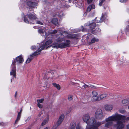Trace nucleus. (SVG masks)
Instances as JSON below:
<instances>
[{
    "label": "nucleus",
    "mask_w": 129,
    "mask_h": 129,
    "mask_svg": "<svg viewBox=\"0 0 129 129\" xmlns=\"http://www.w3.org/2000/svg\"><path fill=\"white\" fill-rule=\"evenodd\" d=\"M88 4H89L91 3L92 1L93 0H87Z\"/></svg>",
    "instance_id": "nucleus-39"
},
{
    "label": "nucleus",
    "mask_w": 129,
    "mask_h": 129,
    "mask_svg": "<svg viewBox=\"0 0 129 129\" xmlns=\"http://www.w3.org/2000/svg\"><path fill=\"white\" fill-rule=\"evenodd\" d=\"M68 37L71 39H73L72 35H70L68 36Z\"/></svg>",
    "instance_id": "nucleus-40"
},
{
    "label": "nucleus",
    "mask_w": 129,
    "mask_h": 129,
    "mask_svg": "<svg viewBox=\"0 0 129 129\" xmlns=\"http://www.w3.org/2000/svg\"><path fill=\"white\" fill-rule=\"evenodd\" d=\"M127 1V0H120V2L122 3L125 2Z\"/></svg>",
    "instance_id": "nucleus-42"
},
{
    "label": "nucleus",
    "mask_w": 129,
    "mask_h": 129,
    "mask_svg": "<svg viewBox=\"0 0 129 129\" xmlns=\"http://www.w3.org/2000/svg\"><path fill=\"white\" fill-rule=\"evenodd\" d=\"M76 86H77L81 88L85 89L87 87H89V85H87L85 84L84 83L81 82L79 81L78 83H75Z\"/></svg>",
    "instance_id": "nucleus-6"
},
{
    "label": "nucleus",
    "mask_w": 129,
    "mask_h": 129,
    "mask_svg": "<svg viewBox=\"0 0 129 129\" xmlns=\"http://www.w3.org/2000/svg\"><path fill=\"white\" fill-rule=\"evenodd\" d=\"M124 112V111L123 110H122L121 111H120V112L121 113H123Z\"/></svg>",
    "instance_id": "nucleus-53"
},
{
    "label": "nucleus",
    "mask_w": 129,
    "mask_h": 129,
    "mask_svg": "<svg viewBox=\"0 0 129 129\" xmlns=\"http://www.w3.org/2000/svg\"><path fill=\"white\" fill-rule=\"evenodd\" d=\"M96 24L95 22H93L91 23L90 24H89V27L90 29L92 31V30H93L94 28L96 26Z\"/></svg>",
    "instance_id": "nucleus-16"
},
{
    "label": "nucleus",
    "mask_w": 129,
    "mask_h": 129,
    "mask_svg": "<svg viewBox=\"0 0 129 129\" xmlns=\"http://www.w3.org/2000/svg\"><path fill=\"white\" fill-rule=\"evenodd\" d=\"M98 39H96L95 38H93L91 40V41L88 43V44L89 45H90L91 44L95 43V41L98 42Z\"/></svg>",
    "instance_id": "nucleus-21"
},
{
    "label": "nucleus",
    "mask_w": 129,
    "mask_h": 129,
    "mask_svg": "<svg viewBox=\"0 0 129 129\" xmlns=\"http://www.w3.org/2000/svg\"><path fill=\"white\" fill-rule=\"evenodd\" d=\"M11 82H12V79H11Z\"/></svg>",
    "instance_id": "nucleus-59"
},
{
    "label": "nucleus",
    "mask_w": 129,
    "mask_h": 129,
    "mask_svg": "<svg viewBox=\"0 0 129 129\" xmlns=\"http://www.w3.org/2000/svg\"><path fill=\"white\" fill-rule=\"evenodd\" d=\"M92 94L93 95L92 98L93 99V101H94V100L95 99V97H96L98 95V93L97 92L94 91L92 92Z\"/></svg>",
    "instance_id": "nucleus-20"
},
{
    "label": "nucleus",
    "mask_w": 129,
    "mask_h": 129,
    "mask_svg": "<svg viewBox=\"0 0 129 129\" xmlns=\"http://www.w3.org/2000/svg\"><path fill=\"white\" fill-rule=\"evenodd\" d=\"M73 39H78L80 37L79 35L77 34H72Z\"/></svg>",
    "instance_id": "nucleus-23"
},
{
    "label": "nucleus",
    "mask_w": 129,
    "mask_h": 129,
    "mask_svg": "<svg viewBox=\"0 0 129 129\" xmlns=\"http://www.w3.org/2000/svg\"><path fill=\"white\" fill-rule=\"evenodd\" d=\"M53 85L58 90H60V86L59 84L56 83H52Z\"/></svg>",
    "instance_id": "nucleus-22"
},
{
    "label": "nucleus",
    "mask_w": 129,
    "mask_h": 129,
    "mask_svg": "<svg viewBox=\"0 0 129 129\" xmlns=\"http://www.w3.org/2000/svg\"><path fill=\"white\" fill-rule=\"evenodd\" d=\"M76 129H82L80 127H79V126H76ZM87 129H89V128H88Z\"/></svg>",
    "instance_id": "nucleus-44"
},
{
    "label": "nucleus",
    "mask_w": 129,
    "mask_h": 129,
    "mask_svg": "<svg viewBox=\"0 0 129 129\" xmlns=\"http://www.w3.org/2000/svg\"><path fill=\"white\" fill-rule=\"evenodd\" d=\"M62 40H60L58 39L57 40V42H58L60 43L62 42Z\"/></svg>",
    "instance_id": "nucleus-45"
},
{
    "label": "nucleus",
    "mask_w": 129,
    "mask_h": 129,
    "mask_svg": "<svg viewBox=\"0 0 129 129\" xmlns=\"http://www.w3.org/2000/svg\"><path fill=\"white\" fill-rule=\"evenodd\" d=\"M44 129H48V127H46V128H45Z\"/></svg>",
    "instance_id": "nucleus-55"
},
{
    "label": "nucleus",
    "mask_w": 129,
    "mask_h": 129,
    "mask_svg": "<svg viewBox=\"0 0 129 129\" xmlns=\"http://www.w3.org/2000/svg\"><path fill=\"white\" fill-rule=\"evenodd\" d=\"M24 21L25 22H26V23H29V22L28 20L26 15L24 16Z\"/></svg>",
    "instance_id": "nucleus-26"
},
{
    "label": "nucleus",
    "mask_w": 129,
    "mask_h": 129,
    "mask_svg": "<svg viewBox=\"0 0 129 129\" xmlns=\"http://www.w3.org/2000/svg\"><path fill=\"white\" fill-rule=\"evenodd\" d=\"M107 96V95L106 94H102L99 96H98L95 99H94V101H100L105 98Z\"/></svg>",
    "instance_id": "nucleus-10"
},
{
    "label": "nucleus",
    "mask_w": 129,
    "mask_h": 129,
    "mask_svg": "<svg viewBox=\"0 0 129 129\" xmlns=\"http://www.w3.org/2000/svg\"><path fill=\"white\" fill-rule=\"evenodd\" d=\"M104 15H103L101 17L100 20L99 21V22L100 23L103 21L104 20Z\"/></svg>",
    "instance_id": "nucleus-32"
},
{
    "label": "nucleus",
    "mask_w": 129,
    "mask_h": 129,
    "mask_svg": "<svg viewBox=\"0 0 129 129\" xmlns=\"http://www.w3.org/2000/svg\"><path fill=\"white\" fill-rule=\"evenodd\" d=\"M38 32L41 35L43 34L44 32V30L41 29H39L38 30Z\"/></svg>",
    "instance_id": "nucleus-28"
},
{
    "label": "nucleus",
    "mask_w": 129,
    "mask_h": 129,
    "mask_svg": "<svg viewBox=\"0 0 129 129\" xmlns=\"http://www.w3.org/2000/svg\"><path fill=\"white\" fill-rule=\"evenodd\" d=\"M101 29L98 27L96 28L94 30H92L91 32L92 34H96L97 33L100 31Z\"/></svg>",
    "instance_id": "nucleus-18"
},
{
    "label": "nucleus",
    "mask_w": 129,
    "mask_h": 129,
    "mask_svg": "<svg viewBox=\"0 0 129 129\" xmlns=\"http://www.w3.org/2000/svg\"><path fill=\"white\" fill-rule=\"evenodd\" d=\"M127 129H129V124L127 125Z\"/></svg>",
    "instance_id": "nucleus-51"
},
{
    "label": "nucleus",
    "mask_w": 129,
    "mask_h": 129,
    "mask_svg": "<svg viewBox=\"0 0 129 129\" xmlns=\"http://www.w3.org/2000/svg\"><path fill=\"white\" fill-rule=\"evenodd\" d=\"M32 49H36V47L35 46H33L31 47Z\"/></svg>",
    "instance_id": "nucleus-41"
},
{
    "label": "nucleus",
    "mask_w": 129,
    "mask_h": 129,
    "mask_svg": "<svg viewBox=\"0 0 129 129\" xmlns=\"http://www.w3.org/2000/svg\"><path fill=\"white\" fill-rule=\"evenodd\" d=\"M37 23L41 25H43V23L40 21H37Z\"/></svg>",
    "instance_id": "nucleus-38"
},
{
    "label": "nucleus",
    "mask_w": 129,
    "mask_h": 129,
    "mask_svg": "<svg viewBox=\"0 0 129 129\" xmlns=\"http://www.w3.org/2000/svg\"><path fill=\"white\" fill-rule=\"evenodd\" d=\"M24 61L21 55L17 57L15 59H14L13 60L12 64H22Z\"/></svg>",
    "instance_id": "nucleus-4"
},
{
    "label": "nucleus",
    "mask_w": 129,
    "mask_h": 129,
    "mask_svg": "<svg viewBox=\"0 0 129 129\" xmlns=\"http://www.w3.org/2000/svg\"><path fill=\"white\" fill-rule=\"evenodd\" d=\"M37 106L40 108H42L43 107V106L39 103H38L37 104Z\"/></svg>",
    "instance_id": "nucleus-36"
},
{
    "label": "nucleus",
    "mask_w": 129,
    "mask_h": 129,
    "mask_svg": "<svg viewBox=\"0 0 129 129\" xmlns=\"http://www.w3.org/2000/svg\"><path fill=\"white\" fill-rule=\"evenodd\" d=\"M42 114H43V113L42 112H40L39 115V116H40V115H42Z\"/></svg>",
    "instance_id": "nucleus-46"
},
{
    "label": "nucleus",
    "mask_w": 129,
    "mask_h": 129,
    "mask_svg": "<svg viewBox=\"0 0 129 129\" xmlns=\"http://www.w3.org/2000/svg\"><path fill=\"white\" fill-rule=\"evenodd\" d=\"M2 125V123H0V125Z\"/></svg>",
    "instance_id": "nucleus-56"
},
{
    "label": "nucleus",
    "mask_w": 129,
    "mask_h": 129,
    "mask_svg": "<svg viewBox=\"0 0 129 129\" xmlns=\"http://www.w3.org/2000/svg\"><path fill=\"white\" fill-rule=\"evenodd\" d=\"M57 32L56 30H49V33L50 34H54L56 33Z\"/></svg>",
    "instance_id": "nucleus-24"
},
{
    "label": "nucleus",
    "mask_w": 129,
    "mask_h": 129,
    "mask_svg": "<svg viewBox=\"0 0 129 129\" xmlns=\"http://www.w3.org/2000/svg\"><path fill=\"white\" fill-rule=\"evenodd\" d=\"M48 120H45L43 121V122L42 123V126L46 124L48 122Z\"/></svg>",
    "instance_id": "nucleus-29"
},
{
    "label": "nucleus",
    "mask_w": 129,
    "mask_h": 129,
    "mask_svg": "<svg viewBox=\"0 0 129 129\" xmlns=\"http://www.w3.org/2000/svg\"><path fill=\"white\" fill-rule=\"evenodd\" d=\"M52 41L51 40H48L44 44V45L46 46V47L48 45H50L52 43Z\"/></svg>",
    "instance_id": "nucleus-25"
},
{
    "label": "nucleus",
    "mask_w": 129,
    "mask_h": 129,
    "mask_svg": "<svg viewBox=\"0 0 129 129\" xmlns=\"http://www.w3.org/2000/svg\"><path fill=\"white\" fill-rule=\"evenodd\" d=\"M22 111V109L21 108L19 112H18V114L17 118L16 119L15 122L14 123V124H15L17 123L18 121L19 120L21 116V113Z\"/></svg>",
    "instance_id": "nucleus-12"
},
{
    "label": "nucleus",
    "mask_w": 129,
    "mask_h": 129,
    "mask_svg": "<svg viewBox=\"0 0 129 129\" xmlns=\"http://www.w3.org/2000/svg\"><path fill=\"white\" fill-rule=\"evenodd\" d=\"M83 121L86 122L88 125H91L92 126L89 127V129H98V127L103 124V122H96V120L93 118H90V116L88 114L83 116Z\"/></svg>",
    "instance_id": "nucleus-2"
},
{
    "label": "nucleus",
    "mask_w": 129,
    "mask_h": 129,
    "mask_svg": "<svg viewBox=\"0 0 129 129\" xmlns=\"http://www.w3.org/2000/svg\"><path fill=\"white\" fill-rule=\"evenodd\" d=\"M17 91H16V92H15V97H16V95H17Z\"/></svg>",
    "instance_id": "nucleus-50"
},
{
    "label": "nucleus",
    "mask_w": 129,
    "mask_h": 129,
    "mask_svg": "<svg viewBox=\"0 0 129 129\" xmlns=\"http://www.w3.org/2000/svg\"><path fill=\"white\" fill-rule=\"evenodd\" d=\"M128 101H129L128 100L124 99L122 101V102L123 104H126Z\"/></svg>",
    "instance_id": "nucleus-34"
},
{
    "label": "nucleus",
    "mask_w": 129,
    "mask_h": 129,
    "mask_svg": "<svg viewBox=\"0 0 129 129\" xmlns=\"http://www.w3.org/2000/svg\"><path fill=\"white\" fill-rule=\"evenodd\" d=\"M27 5L29 7L35 8L37 6V4L35 2L28 1L27 2Z\"/></svg>",
    "instance_id": "nucleus-9"
},
{
    "label": "nucleus",
    "mask_w": 129,
    "mask_h": 129,
    "mask_svg": "<svg viewBox=\"0 0 129 129\" xmlns=\"http://www.w3.org/2000/svg\"><path fill=\"white\" fill-rule=\"evenodd\" d=\"M89 86V87L88 88L90 87L95 89H97L98 88V87L96 86L95 85H93L91 84H90Z\"/></svg>",
    "instance_id": "nucleus-30"
},
{
    "label": "nucleus",
    "mask_w": 129,
    "mask_h": 129,
    "mask_svg": "<svg viewBox=\"0 0 129 129\" xmlns=\"http://www.w3.org/2000/svg\"><path fill=\"white\" fill-rule=\"evenodd\" d=\"M82 29V31H85L86 30V29L85 28H83Z\"/></svg>",
    "instance_id": "nucleus-48"
},
{
    "label": "nucleus",
    "mask_w": 129,
    "mask_h": 129,
    "mask_svg": "<svg viewBox=\"0 0 129 129\" xmlns=\"http://www.w3.org/2000/svg\"><path fill=\"white\" fill-rule=\"evenodd\" d=\"M125 31L126 32L129 31V25L127 26L125 29Z\"/></svg>",
    "instance_id": "nucleus-37"
},
{
    "label": "nucleus",
    "mask_w": 129,
    "mask_h": 129,
    "mask_svg": "<svg viewBox=\"0 0 129 129\" xmlns=\"http://www.w3.org/2000/svg\"><path fill=\"white\" fill-rule=\"evenodd\" d=\"M10 75H13L16 78V73L15 65H13L12 67V71L10 72Z\"/></svg>",
    "instance_id": "nucleus-8"
},
{
    "label": "nucleus",
    "mask_w": 129,
    "mask_h": 129,
    "mask_svg": "<svg viewBox=\"0 0 129 129\" xmlns=\"http://www.w3.org/2000/svg\"><path fill=\"white\" fill-rule=\"evenodd\" d=\"M58 20L56 18H53L51 20V22L52 23L55 25H58Z\"/></svg>",
    "instance_id": "nucleus-19"
},
{
    "label": "nucleus",
    "mask_w": 129,
    "mask_h": 129,
    "mask_svg": "<svg viewBox=\"0 0 129 129\" xmlns=\"http://www.w3.org/2000/svg\"><path fill=\"white\" fill-rule=\"evenodd\" d=\"M36 26H34V28H35V29H36Z\"/></svg>",
    "instance_id": "nucleus-54"
},
{
    "label": "nucleus",
    "mask_w": 129,
    "mask_h": 129,
    "mask_svg": "<svg viewBox=\"0 0 129 129\" xmlns=\"http://www.w3.org/2000/svg\"><path fill=\"white\" fill-rule=\"evenodd\" d=\"M124 117H125V120H129V117H127L126 118H125V116H124ZM125 122H123V123H124Z\"/></svg>",
    "instance_id": "nucleus-43"
},
{
    "label": "nucleus",
    "mask_w": 129,
    "mask_h": 129,
    "mask_svg": "<svg viewBox=\"0 0 129 129\" xmlns=\"http://www.w3.org/2000/svg\"><path fill=\"white\" fill-rule=\"evenodd\" d=\"M73 96L71 95H69L68 96V99L69 101H71L73 99Z\"/></svg>",
    "instance_id": "nucleus-33"
},
{
    "label": "nucleus",
    "mask_w": 129,
    "mask_h": 129,
    "mask_svg": "<svg viewBox=\"0 0 129 129\" xmlns=\"http://www.w3.org/2000/svg\"><path fill=\"white\" fill-rule=\"evenodd\" d=\"M63 33L65 34H68V32L67 31H64L63 32Z\"/></svg>",
    "instance_id": "nucleus-49"
},
{
    "label": "nucleus",
    "mask_w": 129,
    "mask_h": 129,
    "mask_svg": "<svg viewBox=\"0 0 129 129\" xmlns=\"http://www.w3.org/2000/svg\"><path fill=\"white\" fill-rule=\"evenodd\" d=\"M95 116L96 118L98 119H102L104 117L102 110L100 109L97 110L96 111Z\"/></svg>",
    "instance_id": "nucleus-5"
},
{
    "label": "nucleus",
    "mask_w": 129,
    "mask_h": 129,
    "mask_svg": "<svg viewBox=\"0 0 129 129\" xmlns=\"http://www.w3.org/2000/svg\"><path fill=\"white\" fill-rule=\"evenodd\" d=\"M128 108L129 109V106L128 107Z\"/></svg>",
    "instance_id": "nucleus-60"
},
{
    "label": "nucleus",
    "mask_w": 129,
    "mask_h": 129,
    "mask_svg": "<svg viewBox=\"0 0 129 129\" xmlns=\"http://www.w3.org/2000/svg\"><path fill=\"white\" fill-rule=\"evenodd\" d=\"M51 46H49L48 47H47L46 48V49H47L48 48H50V47H51Z\"/></svg>",
    "instance_id": "nucleus-47"
},
{
    "label": "nucleus",
    "mask_w": 129,
    "mask_h": 129,
    "mask_svg": "<svg viewBox=\"0 0 129 129\" xmlns=\"http://www.w3.org/2000/svg\"><path fill=\"white\" fill-rule=\"evenodd\" d=\"M76 123L74 121H72L70 124L69 129H75L76 125Z\"/></svg>",
    "instance_id": "nucleus-15"
},
{
    "label": "nucleus",
    "mask_w": 129,
    "mask_h": 129,
    "mask_svg": "<svg viewBox=\"0 0 129 129\" xmlns=\"http://www.w3.org/2000/svg\"><path fill=\"white\" fill-rule=\"evenodd\" d=\"M114 97L115 98H118V97Z\"/></svg>",
    "instance_id": "nucleus-58"
},
{
    "label": "nucleus",
    "mask_w": 129,
    "mask_h": 129,
    "mask_svg": "<svg viewBox=\"0 0 129 129\" xmlns=\"http://www.w3.org/2000/svg\"><path fill=\"white\" fill-rule=\"evenodd\" d=\"M70 41L69 40H66V42L65 43L58 44L56 43H54L52 44L51 46L53 47L58 49V48H63L69 46Z\"/></svg>",
    "instance_id": "nucleus-3"
},
{
    "label": "nucleus",
    "mask_w": 129,
    "mask_h": 129,
    "mask_svg": "<svg viewBox=\"0 0 129 129\" xmlns=\"http://www.w3.org/2000/svg\"><path fill=\"white\" fill-rule=\"evenodd\" d=\"M105 108L106 110L107 111H109L112 110L113 107L112 105H105Z\"/></svg>",
    "instance_id": "nucleus-17"
},
{
    "label": "nucleus",
    "mask_w": 129,
    "mask_h": 129,
    "mask_svg": "<svg viewBox=\"0 0 129 129\" xmlns=\"http://www.w3.org/2000/svg\"><path fill=\"white\" fill-rule=\"evenodd\" d=\"M44 100V99H42L39 100H37V102L38 103H43V101Z\"/></svg>",
    "instance_id": "nucleus-31"
},
{
    "label": "nucleus",
    "mask_w": 129,
    "mask_h": 129,
    "mask_svg": "<svg viewBox=\"0 0 129 129\" xmlns=\"http://www.w3.org/2000/svg\"><path fill=\"white\" fill-rule=\"evenodd\" d=\"M95 8V7L94 4H92L88 6L86 10V11L89 12L92 9H94Z\"/></svg>",
    "instance_id": "nucleus-13"
},
{
    "label": "nucleus",
    "mask_w": 129,
    "mask_h": 129,
    "mask_svg": "<svg viewBox=\"0 0 129 129\" xmlns=\"http://www.w3.org/2000/svg\"><path fill=\"white\" fill-rule=\"evenodd\" d=\"M64 117V116L63 114H62L59 117L58 121L57 123V126L59 125L61 123Z\"/></svg>",
    "instance_id": "nucleus-11"
},
{
    "label": "nucleus",
    "mask_w": 129,
    "mask_h": 129,
    "mask_svg": "<svg viewBox=\"0 0 129 129\" xmlns=\"http://www.w3.org/2000/svg\"><path fill=\"white\" fill-rule=\"evenodd\" d=\"M105 0H102L101 2H100L99 5L100 6H102L103 2L105 1Z\"/></svg>",
    "instance_id": "nucleus-35"
},
{
    "label": "nucleus",
    "mask_w": 129,
    "mask_h": 129,
    "mask_svg": "<svg viewBox=\"0 0 129 129\" xmlns=\"http://www.w3.org/2000/svg\"><path fill=\"white\" fill-rule=\"evenodd\" d=\"M46 47V46H44V45H42V46L40 47V48H38V51H36V52L33 53V54L30 55V56L32 57L35 56L39 54L40 53H38L39 52H40L41 51L43 50Z\"/></svg>",
    "instance_id": "nucleus-7"
},
{
    "label": "nucleus",
    "mask_w": 129,
    "mask_h": 129,
    "mask_svg": "<svg viewBox=\"0 0 129 129\" xmlns=\"http://www.w3.org/2000/svg\"><path fill=\"white\" fill-rule=\"evenodd\" d=\"M52 129H55V128H52Z\"/></svg>",
    "instance_id": "nucleus-57"
},
{
    "label": "nucleus",
    "mask_w": 129,
    "mask_h": 129,
    "mask_svg": "<svg viewBox=\"0 0 129 129\" xmlns=\"http://www.w3.org/2000/svg\"><path fill=\"white\" fill-rule=\"evenodd\" d=\"M28 17L31 20H35L37 18L35 15L31 13L29 14L28 15Z\"/></svg>",
    "instance_id": "nucleus-14"
},
{
    "label": "nucleus",
    "mask_w": 129,
    "mask_h": 129,
    "mask_svg": "<svg viewBox=\"0 0 129 129\" xmlns=\"http://www.w3.org/2000/svg\"><path fill=\"white\" fill-rule=\"evenodd\" d=\"M96 18H96L95 19V22L97 23L98 22V21H96Z\"/></svg>",
    "instance_id": "nucleus-52"
},
{
    "label": "nucleus",
    "mask_w": 129,
    "mask_h": 129,
    "mask_svg": "<svg viewBox=\"0 0 129 129\" xmlns=\"http://www.w3.org/2000/svg\"><path fill=\"white\" fill-rule=\"evenodd\" d=\"M125 117L123 116L116 113L106 119V121L107 122L105 124V126L109 128L113 125V121H117L116 124L113 125L114 127L116 128V129H122L124 126L123 123L125 121Z\"/></svg>",
    "instance_id": "nucleus-1"
},
{
    "label": "nucleus",
    "mask_w": 129,
    "mask_h": 129,
    "mask_svg": "<svg viewBox=\"0 0 129 129\" xmlns=\"http://www.w3.org/2000/svg\"><path fill=\"white\" fill-rule=\"evenodd\" d=\"M33 59V58L32 57L28 58L25 62V63L27 64L29 63Z\"/></svg>",
    "instance_id": "nucleus-27"
}]
</instances>
